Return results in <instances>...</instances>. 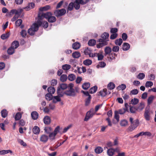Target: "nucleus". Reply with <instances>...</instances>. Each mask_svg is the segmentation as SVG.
Returning <instances> with one entry per match:
<instances>
[{"label": "nucleus", "mask_w": 156, "mask_h": 156, "mask_svg": "<svg viewBox=\"0 0 156 156\" xmlns=\"http://www.w3.org/2000/svg\"><path fill=\"white\" fill-rule=\"evenodd\" d=\"M73 87L74 84L72 83L68 85L65 83L61 84L58 88V94L61 97H62L64 94L67 96L74 97L75 96V92Z\"/></svg>", "instance_id": "nucleus-1"}, {"label": "nucleus", "mask_w": 156, "mask_h": 156, "mask_svg": "<svg viewBox=\"0 0 156 156\" xmlns=\"http://www.w3.org/2000/svg\"><path fill=\"white\" fill-rule=\"evenodd\" d=\"M109 34L107 32H104L101 36V38L99 39L98 41L99 43L97 44V48H99L108 44V41H109Z\"/></svg>", "instance_id": "nucleus-2"}, {"label": "nucleus", "mask_w": 156, "mask_h": 156, "mask_svg": "<svg viewBox=\"0 0 156 156\" xmlns=\"http://www.w3.org/2000/svg\"><path fill=\"white\" fill-rule=\"evenodd\" d=\"M129 120L131 125L129 126L128 129L129 131L132 132L138 126L139 120L136 119L133 121V119L132 117L129 118Z\"/></svg>", "instance_id": "nucleus-3"}, {"label": "nucleus", "mask_w": 156, "mask_h": 156, "mask_svg": "<svg viewBox=\"0 0 156 156\" xmlns=\"http://www.w3.org/2000/svg\"><path fill=\"white\" fill-rule=\"evenodd\" d=\"M73 1V2L74 5V8L76 10H78L80 9V4L83 5L87 3L84 0H75Z\"/></svg>", "instance_id": "nucleus-4"}, {"label": "nucleus", "mask_w": 156, "mask_h": 156, "mask_svg": "<svg viewBox=\"0 0 156 156\" xmlns=\"http://www.w3.org/2000/svg\"><path fill=\"white\" fill-rule=\"evenodd\" d=\"M38 30L37 25L35 23H33L29 28L28 31V33L30 35H33L35 34V32Z\"/></svg>", "instance_id": "nucleus-5"}, {"label": "nucleus", "mask_w": 156, "mask_h": 156, "mask_svg": "<svg viewBox=\"0 0 156 156\" xmlns=\"http://www.w3.org/2000/svg\"><path fill=\"white\" fill-rule=\"evenodd\" d=\"M52 15V13L50 12L43 13L41 15H38V18L39 20H41L44 18L48 20L51 16Z\"/></svg>", "instance_id": "nucleus-6"}, {"label": "nucleus", "mask_w": 156, "mask_h": 156, "mask_svg": "<svg viewBox=\"0 0 156 156\" xmlns=\"http://www.w3.org/2000/svg\"><path fill=\"white\" fill-rule=\"evenodd\" d=\"M66 13V10L64 9H62L58 10H55L54 14L57 17H59L64 15Z\"/></svg>", "instance_id": "nucleus-7"}, {"label": "nucleus", "mask_w": 156, "mask_h": 156, "mask_svg": "<svg viewBox=\"0 0 156 156\" xmlns=\"http://www.w3.org/2000/svg\"><path fill=\"white\" fill-rule=\"evenodd\" d=\"M48 139V136L45 134L42 135L40 137V140L44 143L47 142Z\"/></svg>", "instance_id": "nucleus-8"}, {"label": "nucleus", "mask_w": 156, "mask_h": 156, "mask_svg": "<svg viewBox=\"0 0 156 156\" xmlns=\"http://www.w3.org/2000/svg\"><path fill=\"white\" fill-rule=\"evenodd\" d=\"M144 117L147 121L150 120V113L149 111L147 109H146L144 113Z\"/></svg>", "instance_id": "nucleus-9"}, {"label": "nucleus", "mask_w": 156, "mask_h": 156, "mask_svg": "<svg viewBox=\"0 0 156 156\" xmlns=\"http://www.w3.org/2000/svg\"><path fill=\"white\" fill-rule=\"evenodd\" d=\"M22 11V10L21 9L19 11H17V14H15V16L12 19L11 21L14 22L18 18L21 14V13Z\"/></svg>", "instance_id": "nucleus-10"}, {"label": "nucleus", "mask_w": 156, "mask_h": 156, "mask_svg": "<svg viewBox=\"0 0 156 156\" xmlns=\"http://www.w3.org/2000/svg\"><path fill=\"white\" fill-rule=\"evenodd\" d=\"M51 119L48 116H46L43 119L44 123L46 125H49L51 123Z\"/></svg>", "instance_id": "nucleus-11"}, {"label": "nucleus", "mask_w": 156, "mask_h": 156, "mask_svg": "<svg viewBox=\"0 0 156 156\" xmlns=\"http://www.w3.org/2000/svg\"><path fill=\"white\" fill-rule=\"evenodd\" d=\"M112 50L110 47L108 46L106 47L105 49L104 55L106 56L107 55H108L111 53Z\"/></svg>", "instance_id": "nucleus-12"}, {"label": "nucleus", "mask_w": 156, "mask_h": 156, "mask_svg": "<svg viewBox=\"0 0 156 156\" xmlns=\"http://www.w3.org/2000/svg\"><path fill=\"white\" fill-rule=\"evenodd\" d=\"M107 57L109 60H112L115 59V57L117 56V54L115 53H111Z\"/></svg>", "instance_id": "nucleus-13"}, {"label": "nucleus", "mask_w": 156, "mask_h": 156, "mask_svg": "<svg viewBox=\"0 0 156 156\" xmlns=\"http://www.w3.org/2000/svg\"><path fill=\"white\" fill-rule=\"evenodd\" d=\"M107 90L106 88H104L102 91H100L98 92V95H101L102 97H105L107 94Z\"/></svg>", "instance_id": "nucleus-14"}, {"label": "nucleus", "mask_w": 156, "mask_h": 156, "mask_svg": "<svg viewBox=\"0 0 156 156\" xmlns=\"http://www.w3.org/2000/svg\"><path fill=\"white\" fill-rule=\"evenodd\" d=\"M122 47L123 50L124 51H126L129 49L130 45L128 43H124L122 45Z\"/></svg>", "instance_id": "nucleus-15"}, {"label": "nucleus", "mask_w": 156, "mask_h": 156, "mask_svg": "<svg viewBox=\"0 0 156 156\" xmlns=\"http://www.w3.org/2000/svg\"><path fill=\"white\" fill-rule=\"evenodd\" d=\"M19 46V43L18 41H15L12 43L11 47L15 49L17 48Z\"/></svg>", "instance_id": "nucleus-16"}, {"label": "nucleus", "mask_w": 156, "mask_h": 156, "mask_svg": "<svg viewBox=\"0 0 156 156\" xmlns=\"http://www.w3.org/2000/svg\"><path fill=\"white\" fill-rule=\"evenodd\" d=\"M80 44L78 42H76L73 44L72 47L75 50H77L80 48Z\"/></svg>", "instance_id": "nucleus-17"}, {"label": "nucleus", "mask_w": 156, "mask_h": 156, "mask_svg": "<svg viewBox=\"0 0 156 156\" xmlns=\"http://www.w3.org/2000/svg\"><path fill=\"white\" fill-rule=\"evenodd\" d=\"M31 116L32 119L34 120L37 119L38 117V114L36 112H32L31 113Z\"/></svg>", "instance_id": "nucleus-18"}, {"label": "nucleus", "mask_w": 156, "mask_h": 156, "mask_svg": "<svg viewBox=\"0 0 156 156\" xmlns=\"http://www.w3.org/2000/svg\"><path fill=\"white\" fill-rule=\"evenodd\" d=\"M103 151V148L100 147H97L94 149V151L96 154H100Z\"/></svg>", "instance_id": "nucleus-19"}, {"label": "nucleus", "mask_w": 156, "mask_h": 156, "mask_svg": "<svg viewBox=\"0 0 156 156\" xmlns=\"http://www.w3.org/2000/svg\"><path fill=\"white\" fill-rule=\"evenodd\" d=\"M1 113L2 116L3 118L6 117L8 115V112L6 109L2 110Z\"/></svg>", "instance_id": "nucleus-20"}, {"label": "nucleus", "mask_w": 156, "mask_h": 156, "mask_svg": "<svg viewBox=\"0 0 156 156\" xmlns=\"http://www.w3.org/2000/svg\"><path fill=\"white\" fill-rule=\"evenodd\" d=\"M97 86H95L91 88L89 90V93L91 94L95 93L97 90Z\"/></svg>", "instance_id": "nucleus-21"}, {"label": "nucleus", "mask_w": 156, "mask_h": 156, "mask_svg": "<svg viewBox=\"0 0 156 156\" xmlns=\"http://www.w3.org/2000/svg\"><path fill=\"white\" fill-rule=\"evenodd\" d=\"M33 131L34 134H37L39 133L40 129L38 127L35 126L33 129Z\"/></svg>", "instance_id": "nucleus-22"}, {"label": "nucleus", "mask_w": 156, "mask_h": 156, "mask_svg": "<svg viewBox=\"0 0 156 156\" xmlns=\"http://www.w3.org/2000/svg\"><path fill=\"white\" fill-rule=\"evenodd\" d=\"M90 84L89 83H84L82 85L83 88L85 90L88 89L90 87Z\"/></svg>", "instance_id": "nucleus-23"}, {"label": "nucleus", "mask_w": 156, "mask_h": 156, "mask_svg": "<svg viewBox=\"0 0 156 156\" xmlns=\"http://www.w3.org/2000/svg\"><path fill=\"white\" fill-rule=\"evenodd\" d=\"M34 6H35L33 2H31V3H29V4L28 5L27 7L25 8L24 9H26L27 10H29L31 8L32 9V8H34Z\"/></svg>", "instance_id": "nucleus-24"}, {"label": "nucleus", "mask_w": 156, "mask_h": 156, "mask_svg": "<svg viewBox=\"0 0 156 156\" xmlns=\"http://www.w3.org/2000/svg\"><path fill=\"white\" fill-rule=\"evenodd\" d=\"M47 20L49 23H54L56 21V19L55 16H51Z\"/></svg>", "instance_id": "nucleus-25"}, {"label": "nucleus", "mask_w": 156, "mask_h": 156, "mask_svg": "<svg viewBox=\"0 0 156 156\" xmlns=\"http://www.w3.org/2000/svg\"><path fill=\"white\" fill-rule=\"evenodd\" d=\"M76 76L73 74H69L68 76V79L70 81H73L76 79Z\"/></svg>", "instance_id": "nucleus-26"}, {"label": "nucleus", "mask_w": 156, "mask_h": 156, "mask_svg": "<svg viewBox=\"0 0 156 156\" xmlns=\"http://www.w3.org/2000/svg\"><path fill=\"white\" fill-rule=\"evenodd\" d=\"M96 43V41L94 39H91L89 40L88 42V44L89 46H94Z\"/></svg>", "instance_id": "nucleus-27"}, {"label": "nucleus", "mask_w": 156, "mask_h": 156, "mask_svg": "<svg viewBox=\"0 0 156 156\" xmlns=\"http://www.w3.org/2000/svg\"><path fill=\"white\" fill-rule=\"evenodd\" d=\"M17 11L16 9H12L9 12H8L6 15L8 16H10L13 14H17Z\"/></svg>", "instance_id": "nucleus-28"}, {"label": "nucleus", "mask_w": 156, "mask_h": 156, "mask_svg": "<svg viewBox=\"0 0 156 156\" xmlns=\"http://www.w3.org/2000/svg\"><path fill=\"white\" fill-rule=\"evenodd\" d=\"M72 56L74 58H78L80 56V54L79 52L75 51L73 53Z\"/></svg>", "instance_id": "nucleus-29"}, {"label": "nucleus", "mask_w": 156, "mask_h": 156, "mask_svg": "<svg viewBox=\"0 0 156 156\" xmlns=\"http://www.w3.org/2000/svg\"><path fill=\"white\" fill-rule=\"evenodd\" d=\"M108 154L109 156H113L114 153V149L110 148L108 149L107 151Z\"/></svg>", "instance_id": "nucleus-30"}, {"label": "nucleus", "mask_w": 156, "mask_h": 156, "mask_svg": "<svg viewBox=\"0 0 156 156\" xmlns=\"http://www.w3.org/2000/svg\"><path fill=\"white\" fill-rule=\"evenodd\" d=\"M9 35L10 33L9 32H8L2 34L1 36V38L2 39L4 40L8 38L9 37Z\"/></svg>", "instance_id": "nucleus-31"}, {"label": "nucleus", "mask_w": 156, "mask_h": 156, "mask_svg": "<svg viewBox=\"0 0 156 156\" xmlns=\"http://www.w3.org/2000/svg\"><path fill=\"white\" fill-rule=\"evenodd\" d=\"M14 49L10 47L7 50V53L9 55H12L14 52Z\"/></svg>", "instance_id": "nucleus-32"}, {"label": "nucleus", "mask_w": 156, "mask_h": 156, "mask_svg": "<svg viewBox=\"0 0 156 156\" xmlns=\"http://www.w3.org/2000/svg\"><path fill=\"white\" fill-rule=\"evenodd\" d=\"M52 94L49 93L45 95V98L47 100L50 101L53 98Z\"/></svg>", "instance_id": "nucleus-33"}, {"label": "nucleus", "mask_w": 156, "mask_h": 156, "mask_svg": "<svg viewBox=\"0 0 156 156\" xmlns=\"http://www.w3.org/2000/svg\"><path fill=\"white\" fill-rule=\"evenodd\" d=\"M10 153L11 154L12 153V151L10 150H2L0 151V154H5Z\"/></svg>", "instance_id": "nucleus-34"}, {"label": "nucleus", "mask_w": 156, "mask_h": 156, "mask_svg": "<svg viewBox=\"0 0 156 156\" xmlns=\"http://www.w3.org/2000/svg\"><path fill=\"white\" fill-rule=\"evenodd\" d=\"M128 122L126 119L121 120L120 124L121 126H125L128 125Z\"/></svg>", "instance_id": "nucleus-35"}, {"label": "nucleus", "mask_w": 156, "mask_h": 156, "mask_svg": "<svg viewBox=\"0 0 156 156\" xmlns=\"http://www.w3.org/2000/svg\"><path fill=\"white\" fill-rule=\"evenodd\" d=\"M123 42L121 38L117 39L115 41V44L117 45L120 46Z\"/></svg>", "instance_id": "nucleus-36"}, {"label": "nucleus", "mask_w": 156, "mask_h": 156, "mask_svg": "<svg viewBox=\"0 0 156 156\" xmlns=\"http://www.w3.org/2000/svg\"><path fill=\"white\" fill-rule=\"evenodd\" d=\"M115 84L111 82L108 85L107 87L110 90H113L115 87Z\"/></svg>", "instance_id": "nucleus-37"}, {"label": "nucleus", "mask_w": 156, "mask_h": 156, "mask_svg": "<svg viewBox=\"0 0 156 156\" xmlns=\"http://www.w3.org/2000/svg\"><path fill=\"white\" fill-rule=\"evenodd\" d=\"M71 66L69 64H65L62 66V68L64 70H67L70 69Z\"/></svg>", "instance_id": "nucleus-38"}, {"label": "nucleus", "mask_w": 156, "mask_h": 156, "mask_svg": "<svg viewBox=\"0 0 156 156\" xmlns=\"http://www.w3.org/2000/svg\"><path fill=\"white\" fill-rule=\"evenodd\" d=\"M48 91L49 93L53 94L55 91V88L53 87H50L48 89Z\"/></svg>", "instance_id": "nucleus-39"}, {"label": "nucleus", "mask_w": 156, "mask_h": 156, "mask_svg": "<svg viewBox=\"0 0 156 156\" xmlns=\"http://www.w3.org/2000/svg\"><path fill=\"white\" fill-rule=\"evenodd\" d=\"M126 88V86L125 84H122L121 85H119L117 88V89L118 90H125Z\"/></svg>", "instance_id": "nucleus-40"}, {"label": "nucleus", "mask_w": 156, "mask_h": 156, "mask_svg": "<svg viewBox=\"0 0 156 156\" xmlns=\"http://www.w3.org/2000/svg\"><path fill=\"white\" fill-rule=\"evenodd\" d=\"M49 136L50 138V139L51 140H53L55 139V136L56 135L53 132L49 134Z\"/></svg>", "instance_id": "nucleus-41"}, {"label": "nucleus", "mask_w": 156, "mask_h": 156, "mask_svg": "<svg viewBox=\"0 0 156 156\" xmlns=\"http://www.w3.org/2000/svg\"><path fill=\"white\" fill-rule=\"evenodd\" d=\"M139 100L138 99L134 98L132 99L130 101V103L132 105H136L139 102Z\"/></svg>", "instance_id": "nucleus-42"}, {"label": "nucleus", "mask_w": 156, "mask_h": 156, "mask_svg": "<svg viewBox=\"0 0 156 156\" xmlns=\"http://www.w3.org/2000/svg\"><path fill=\"white\" fill-rule=\"evenodd\" d=\"M67 78L68 77L66 75H62L60 77V80L62 82H64L66 81Z\"/></svg>", "instance_id": "nucleus-43"}, {"label": "nucleus", "mask_w": 156, "mask_h": 156, "mask_svg": "<svg viewBox=\"0 0 156 156\" xmlns=\"http://www.w3.org/2000/svg\"><path fill=\"white\" fill-rule=\"evenodd\" d=\"M61 101V99L58 96H54V98L53 99V102L54 103H56L57 102L60 101Z\"/></svg>", "instance_id": "nucleus-44"}, {"label": "nucleus", "mask_w": 156, "mask_h": 156, "mask_svg": "<svg viewBox=\"0 0 156 156\" xmlns=\"http://www.w3.org/2000/svg\"><path fill=\"white\" fill-rule=\"evenodd\" d=\"M83 64L86 66H89L92 63V61L90 59H86L83 61Z\"/></svg>", "instance_id": "nucleus-45"}, {"label": "nucleus", "mask_w": 156, "mask_h": 156, "mask_svg": "<svg viewBox=\"0 0 156 156\" xmlns=\"http://www.w3.org/2000/svg\"><path fill=\"white\" fill-rule=\"evenodd\" d=\"M44 130L46 133L49 134L52 131V128L51 127H45Z\"/></svg>", "instance_id": "nucleus-46"}, {"label": "nucleus", "mask_w": 156, "mask_h": 156, "mask_svg": "<svg viewBox=\"0 0 156 156\" xmlns=\"http://www.w3.org/2000/svg\"><path fill=\"white\" fill-rule=\"evenodd\" d=\"M22 116V115L21 113L20 112H17L15 118V120H18L20 119Z\"/></svg>", "instance_id": "nucleus-47"}, {"label": "nucleus", "mask_w": 156, "mask_h": 156, "mask_svg": "<svg viewBox=\"0 0 156 156\" xmlns=\"http://www.w3.org/2000/svg\"><path fill=\"white\" fill-rule=\"evenodd\" d=\"M119 114L118 111H115L114 118L116 119L118 122H119Z\"/></svg>", "instance_id": "nucleus-48"}, {"label": "nucleus", "mask_w": 156, "mask_h": 156, "mask_svg": "<svg viewBox=\"0 0 156 156\" xmlns=\"http://www.w3.org/2000/svg\"><path fill=\"white\" fill-rule=\"evenodd\" d=\"M145 76V74L143 73H139L137 76V78L140 80L143 79Z\"/></svg>", "instance_id": "nucleus-49"}, {"label": "nucleus", "mask_w": 156, "mask_h": 156, "mask_svg": "<svg viewBox=\"0 0 156 156\" xmlns=\"http://www.w3.org/2000/svg\"><path fill=\"white\" fill-rule=\"evenodd\" d=\"M50 8V6L49 5H47L45 6L40 8V10L41 11H47Z\"/></svg>", "instance_id": "nucleus-50"}, {"label": "nucleus", "mask_w": 156, "mask_h": 156, "mask_svg": "<svg viewBox=\"0 0 156 156\" xmlns=\"http://www.w3.org/2000/svg\"><path fill=\"white\" fill-rule=\"evenodd\" d=\"M154 96H151L149 97L147 100V102L148 105H150L151 104L154 100Z\"/></svg>", "instance_id": "nucleus-51"}, {"label": "nucleus", "mask_w": 156, "mask_h": 156, "mask_svg": "<svg viewBox=\"0 0 156 156\" xmlns=\"http://www.w3.org/2000/svg\"><path fill=\"white\" fill-rule=\"evenodd\" d=\"M144 106L143 103H140L138 107L136 108V109L137 110H142L144 108Z\"/></svg>", "instance_id": "nucleus-52"}, {"label": "nucleus", "mask_w": 156, "mask_h": 156, "mask_svg": "<svg viewBox=\"0 0 156 156\" xmlns=\"http://www.w3.org/2000/svg\"><path fill=\"white\" fill-rule=\"evenodd\" d=\"M119 46H114L113 47L112 50L113 52H117L119 51Z\"/></svg>", "instance_id": "nucleus-53"}, {"label": "nucleus", "mask_w": 156, "mask_h": 156, "mask_svg": "<svg viewBox=\"0 0 156 156\" xmlns=\"http://www.w3.org/2000/svg\"><path fill=\"white\" fill-rule=\"evenodd\" d=\"M138 90L137 89H133L131 90L130 92V94L136 95L138 93Z\"/></svg>", "instance_id": "nucleus-54"}, {"label": "nucleus", "mask_w": 156, "mask_h": 156, "mask_svg": "<svg viewBox=\"0 0 156 156\" xmlns=\"http://www.w3.org/2000/svg\"><path fill=\"white\" fill-rule=\"evenodd\" d=\"M23 21L21 19H18L16 22V25L17 27H20L22 24Z\"/></svg>", "instance_id": "nucleus-55"}, {"label": "nucleus", "mask_w": 156, "mask_h": 156, "mask_svg": "<svg viewBox=\"0 0 156 156\" xmlns=\"http://www.w3.org/2000/svg\"><path fill=\"white\" fill-rule=\"evenodd\" d=\"M74 4L73 2H71L70 3L68 6V9L69 11H71L73 8L74 7Z\"/></svg>", "instance_id": "nucleus-56"}, {"label": "nucleus", "mask_w": 156, "mask_h": 156, "mask_svg": "<svg viewBox=\"0 0 156 156\" xmlns=\"http://www.w3.org/2000/svg\"><path fill=\"white\" fill-rule=\"evenodd\" d=\"M153 85V83L151 81H147L145 84V87H151Z\"/></svg>", "instance_id": "nucleus-57"}, {"label": "nucleus", "mask_w": 156, "mask_h": 156, "mask_svg": "<svg viewBox=\"0 0 156 156\" xmlns=\"http://www.w3.org/2000/svg\"><path fill=\"white\" fill-rule=\"evenodd\" d=\"M20 34L22 37H24L26 36L27 33L25 30H23L20 32Z\"/></svg>", "instance_id": "nucleus-58"}, {"label": "nucleus", "mask_w": 156, "mask_h": 156, "mask_svg": "<svg viewBox=\"0 0 156 156\" xmlns=\"http://www.w3.org/2000/svg\"><path fill=\"white\" fill-rule=\"evenodd\" d=\"M126 111H127V108L126 109H124L123 108L122 109H121L119 110L118 112V113L120 114H124Z\"/></svg>", "instance_id": "nucleus-59"}, {"label": "nucleus", "mask_w": 156, "mask_h": 156, "mask_svg": "<svg viewBox=\"0 0 156 156\" xmlns=\"http://www.w3.org/2000/svg\"><path fill=\"white\" fill-rule=\"evenodd\" d=\"M60 129V127L59 126H57L55 129L53 133L56 135L59 132Z\"/></svg>", "instance_id": "nucleus-60"}, {"label": "nucleus", "mask_w": 156, "mask_h": 156, "mask_svg": "<svg viewBox=\"0 0 156 156\" xmlns=\"http://www.w3.org/2000/svg\"><path fill=\"white\" fill-rule=\"evenodd\" d=\"M91 99V95H89V97L86 99V101L85 105H87L90 103V101Z\"/></svg>", "instance_id": "nucleus-61"}, {"label": "nucleus", "mask_w": 156, "mask_h": 156, "mask_svg": "<svg viewBox=\"0 0 156 156\" xmlns=\"http://www.w3.org/2000/svg\"><path fill=\"white\" fill-rule=\"evenodd\" d=\"M42 26L45 28H46L48 26V22L46 21H44L42 22Z\"/></svg>", "instance_id": "nucleus-62"}, {"label": "nucleus", "mask_w": 156, "mask_h": 156, "mask_svg": "<svg viewBox=\"0 0 156 156\" xmlns=\"http://www.w3.org/2000/svg\"><path fill=\"white\" fill-rule=\"evenodd\" d=\"M106 66V64L105 62H100L99 64L97 66V67H98V66H99L100 67H104Z\"/></svg>", "instance_id": "nucleus-63"}, {"label": "nucleus", "mask_w": 156, "mask_h": 156, "mask_svg": "<svg viewBox=\"0 0 156 156\" xmlns=\"http://www.w3.org/2000/svg\"><path fill=\"white\" fill-rule=\"evenodd\" d=\"M112 34H111L110 37V38L111 39H115L118 36V34L116 33L113 34L112 33Z\"/></svg>", "instance_id": "nucleus-64"}]
</instances>
